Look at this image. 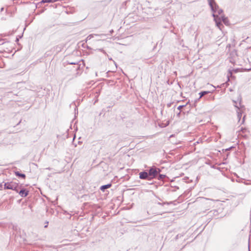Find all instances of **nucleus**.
Wrapping results in <instances>:
<instances>
[{
  "label": "nucleus",
  "mask_w": 251,
  "mask_h": 251,
  "mask_svg": "<svg viewBox=\"0 0 251 251\" xmlns=\"http://www.w3.org/2000/svg\"><path fill=\"white\" fill-rule=\"evenodd\" d=\"M111 186H112L111 183H108L107 184L104 185L100 186V189L103 192H104L106 189L110 188L111 187Z\"/></svg>",
  "instance_id": "11"
},
{
  "label": "nucleus",
  "mask_w": 251,
  "mask_h": 251,
  "mask_svg": "<svg viewBox=\"0 0 251 251\" xmlns=\"http://www.w3.org/2000/svg\"><path fill=\"white\" fill-rule=\"evenodd\" d=\"M212 16L214 18V21L216 24V25L220 28L221 25H222V24L221 23V19L220 17L216 15L215 14L213 13L212 14Z\"/></svg>",
  "instance_id": "9"
},
{
  "label": "nucleus",
  "mask_w": 251,
  "mask_h": 251,
  "mask_svg": "<svg viewBox=\"0 0 251 251\" xmlns=\"http://www.w3.org/2000/svg\"><path fill=\"white\" fill-rule=\"evenodd\" d=\"M166 176V175L160 174L159 173L156 177L158 180H163Z\"/></svg>",
  "instance_id": "15"
},
{
  "label": "nucleus",
  "mask_w": 251,
  "mask_h": 251,
  "mask_svg": "<svg viewBox=\"0 0 251 251\" xmlns=\"http://www.w3.org/2000/svg\"><path fill=\"white\" fill-rule=\"evenodd\" d=\"M98 209H99V212L101 209H100V207H98Z\"/></svg>",
  "instance_id": "30"
},
{
  "label": "nucleus",
  "mask_w": 251,
  "mask_h": 251,
  "mask_svg": "<svg viewBox=\"0 0 251 251\" xmlns=\"http://www.w3.org/2000/svg\"><path fill=\"white\" fill-rule=\"evenodd\" d=\"M28 193H29L28 190H27L25 188H22L20 190L18 194L22 197H26L28 195Z\"/></svg>",
  "instance_id": "10"
},
{
  "label": "nucleus",
  "mask_w": 251,
  "mask_h": 251,
  "mask_svg": "<svg viewBox=\"0 0 251 251\" xmlns=\"http://www.w3.org/2000/svg\"><path fill=\"white\" fill-rule=\"evenodd\" d=\"M15 174L16 176L18 177L19 178H22L23 179L25 178V175L24 174L21 173L18 171L15 172Z\"/></svg>",
  "instance_id": "12"
},
{
  "label": "nucleus",
  "mask_w": 251,
  "mask_h": 251,
  "mask_svg": "<svg viewBox=\"0 0 251 251\" xmlns=\"http://www.w3.org/2000/svg\"><path fill=\"white\" fill-rule=\"evenodd\" d=\"M95 211H96V207L95 206Z\"/></svg>",
  "instance_id": "36"
},
{
  "label": "nucleus",
  "mask_w": 251,
  "mask_h": 251,
  "mask_svg": "<svg viewBox=\"0 0 251 251\" xmlns=\"http://www.w3.org/2000/svg\"><path fill=\"white\" fill-rule=\"evenodd\" d=\"M221 18H222V20L223 21V22L225 23V24H226L227 21V19L226 17H225L224 16H222L221 17Z\"/></svg>",
  "instance_id": "18"
},
{
  "label": "nucleus",
  "mask_w": 251,
  "mask_h": 251,
  "mask_svg": "<svg viewBox=\"0 0 251 251\" xmlns=\"http://www.w3.org/2000/svg\"><path fill=\"white\" fill-rule=\"evenodd\" d=\"M113 31V30H112L111 31H110V32H112Z\"/></svg>",
  "instance_id": "37"
},
{
  "label": "nucleus",
  "mask_w": 251,
  "mask_h": 251,
  "mask_svg": "<svg viewBox=\"0 0 251 251\" xmlns=\"http://www.w3.org/2000/svg\"><path fill=\"white\" fill-rule=\"evenodd\" d=\"M161 169L154 166L151 167L149 170V174L151 179L156 178L158 175L160 173Z\"/></svg>",
  "instance_id": "2"
},
{
  "label": "nucleus",
  "mask_w": 251,
  "mask_h": 251,
  "mask_svg": "<svg viewBox=\"0 0 251 251\" xmlns=\"http://www.w3.org/2000/svg\"><path fill=\"white\" fill-rule=\"evenodd\" d=\"M179 237V235H177L176 236V238L177 239Z\"/></svg>",
  "instance_id": "28"
},
{
  "label": "nucleus",
  "mask_w": 251,
  "mask_h": 251,
  "mask_svg": "<svg viewBox=\"0 0 251 251\" xmlns=\"http://www.w3.org/2000/svg\"><path fill=\"white\" fill-rule=\"evenodd\" d=\"M15 188H12V190L16 191L17 193H19V192L20 191V188H21V186H20L18 183H17L16 184V186H14Z\"/></svg>",
  "instance_id": "14"
},
{
  "label": "nucleus",
  "mask_w": 251,
  "mask_h": 251,
  "mask_svg": "<svg viewBox=\"0 0 251 251\" xmlns=\"http://www.w3.org/2000/svg\"><path fill=\"white\" fill-rule=\"evenodd\" d=\"M17 183L14 182L12 181L5 183L4 185V189L12 190V188H15L14 186H16V184Z\"/></svg>",
  "instance_id": "8"
},
{
  "label": "nucleus",
  "mask_w": 251,
  "mask_h": 251,
  "mask_svg": "<svg viewBox=\"0 0 251 251\" xmlns=\"http://www.w3.org/2000/svg\"><path fill=\"white\" fill-rule=\"evenodd\" d=\"M3 132V131H0V135Z\"/></svg>",
  "instance_id": "32"
},
{
  "label": "nucleus",
  "mask_w": 251,
  "mask_h": 251,
  "mask_svg": "<svg viewBox=\"0 0 251 251\" xmlns=\"http://www.w3.org/2000/svg\"><path fill=\"white\" fill-rule=\"evenodd\" d=\"M3 8H2L1 9V10L2 11V10H3Z\"/></svg>",
  "instance_id": "35"
},
{
  "label": "nucleus",
  "mask_w": 251,
  "mask_h": 251,
  "mask_svg": "<svg viewBox=\"0 0 251 251\" xmlns=\"http://www.w3.org/2000/svg\"><path fill=\"white\" fill-rule=\"evenodd\" d=\"M3 39H0V45L4 44V42H3Z\"/></svg>",
  "instance_id": "24"
},
{
  "label": "nucleus",
  "mask_w": 251,
  "mask_h": 251,
  "mask_svg": "<svg viewBox=\"0 0 251 251\" xmlns=\"http://www.w3.org/2000/svg\"><path fill=\"white\" fill-rule=\"evenodd\" d=\"M95 41H97V42H99L101 40V42L103 44H105L106 42L105 41L106 35L102 34H96L95 35Z\"/></svg>",
  "instance_id": "6"
},
{
  "label": "nucleus",
  "mask_w": 251,
  "mask_h": 251,
  "mask_svg": "<svg viewBox=\"0 0 251 251\" xmlns=\"http://www.w3.org/2000/svg\"><path fill=\"white\" fill-rule=\"evenodd\" d=\"M97 50H100L101 51H102L104 53H105V51L102 49H97Z\"/></svg>",
  "instance_id": "23"
},
{
  "label": "nucleus",
  "mask_w": 251,
  "mask_h": 251,
  "mask_svg": "<svg viewBox=\"0 0 251 251\" xmlns=\"http://www.w3.org/2000/svg\"><path fill=\"white\" fill-rule=\"evenodd\" d=\"M209 5L211 8L213 14L214 13L216 15L217 9L219 8V6L216 4L214 0H208Z\"/></svg>",
  "instance_id": "4"
},
{
  "label": "nucleus",
  "mask_w": 251,
  "mask_h": 251,
  "mask_svg": "<svg viewBox=\"0 0 251 251\" xmlns=\"http://www.w3.org/2000/svg\"><path fill=\"white\" fill-rule=\"evenodd\" d=\"M184 107V105H179L178 107H177V109L178 110H181V109Z\"/></svg>",
  "instance_id": "21"
},
{
  "label": "nucleus",
  "mask_w": 251,
  "mask_h": 251,
  "mask_svg": "<svg viewBox=\"0 0 251 251\" xmlns=\"http://www.w3.org/2000/svg\"><path fill=\"white\" fill-rule=\"evenodd\" d=\"M139 178L141 179H147L148 180H151V179L149 176V172H147L146 171L141 172L139 174Z\"/></svg>",
  "instance_id": "7"
},
{
  "label": "nucleus",
  "mask_w": 251,
  "mask_h": 251,
  "mask_svg": "<svg viewBox=\"0 0 251 251\" xmlns=\"http://www.w3.org/2000/svg\"><path fill=\"white\" fill-rule=\"evenodd\" d=\"M94 217V215H92V218H93Z\"/></svg>",
  "instance_id": "34"
},
{
  "label": "nucleus",
  "mask_w": 251,
  "mask_h": 251,
  "mask_svg": "<svg viewBox=\"0 0 251 251\" xmlns=\"http://www.w3.org/2000/svg\"><path fill=\"white\" fill-rule=\"evenodd\" d=\"M57 1H58V0H42L40 2H39L38 3V4L39 5L40 4L44 3H46V2L53 3V2H56Z\"/></svg>",
  "instance_id": "13"
},
{
  "label": "nucleus",
  "mask_w": 251,
  "mask_h": 251,
  "mask_svg": "<svg viewBox=\"0 0 251 251\" xmlns=\"http://www.w3.org/2000/svg\"><path fill=\"white\" fill-rule=\"evenodd\" d=\"M245 130H246V129L245 128L242 127L240 129V131H242L243 133H244Z\"/></svg>",
  "instance_id": "20"
},
{
  "label": "nucleus",
  "mask_w": 251,
  "mask_h": 251,
  "mask_svg": "<svg viewBox=\"0 0 251 251\" xmlns=\"http://www.w3.org/2000/svg\"><path fill=\"white\" fill-rule=\"evenodd\" d=\"M21 37H22V36H19V37H17V38L16 39V42H18L19 41V38H21Z\"/></svg>",
  "instance_id": "22"
},
{
  "label": "nucleus",
  "mask_w": 251,
  "mask_h": 251,
  "mask_svg": "<svg viewBox=\"0 0 251 251\" xmlns=\"http://www.w3.org/2000/svg\"><path fill=\"white\" fill-rule=\"evenodd\" d=\"M2 183H0V188H2Z\"/></svg>",
  "instance_id": "27"
},
{
  "label": "nucleus",
  "mask_w": 251,
  "mask_h": 251,
  "mask_svg": "<svg viewBox=\"0 0 251 251\" xmlns=\"http://www.w3.org/2000/svg\"><path fill=\"white\" fill-rule=\"evenodd\" d=\"M245 116H244L243 118V121H242V123H243L244 122V121H245Z\"/></svg>",
  "instance_id": "25"
},
{
  "label": "nucleus",
  "mask_w": 251,
  "mask_h": 251,
  "mask_svg": "<svg viewBox=\"0 0 251 251\" xmlns=\"http://www.w3.org/2000/svg\"><path fill=\"white\" fill-rule=\"evenodd\" d=\"M69 60H71L72 62H75V61H76V60H75V61L72 60L71 59H69Z\"/></svg>",
  "instance_id": "29"
},
{
  "label": "nucleus",
  "mask_w": 251,
  "mask_h": 251,
  "mask_svg": "<svg viewBox=\"0 0 251 251\" xmlns=\"http://www.w3.org/2000/svg\"><path fill=\"white\" fill-rule=\"evenodd\" d=\"M172 202H164L163 203H161L160 202H158V204H160V205H164V204H170V203H172Z\"/></svg>",
  "instance_id": "19"
},
{
  "label": "nucleus",
  "mask_w": 251,
  "mask_h": 251,
  "mask_svg": "<svg viewBox=\"0 0 251 251\" xmlns=\"http://www.w3.org/2000/svg\"><path fill=\"white\" fill-rule=\"evenodd\" d=\"M47 224H46V225H48V224L49 223L48 222H47L46 223Z\"/></svg>",
  "instance_id": "33"
},
{
  "label": "nucleus",
  "mask_w": 251,
  "mask_h": 251,
  "mask_svg": "<svg viewBox=\"0 0 251 251\" xmlns=\"http://www.w3.org/2000/svg\"><path fill=\"white\" fill-rule=\"evenodd\" d=\"M80 60L77 59L75 62H72L71 60H67L64 64L66 65H73L74 66L73 67V69L72 71H76L80 69Z\"/></svg>",
  "instance_id": "3"
},
{
  "label": "nucleus",
  "mask_w": 251,
  "mask_h": 251,
  "mask_svg": "<svg viewBox=\"0 0 251 251\" xmlns=\"http://www.w3.org/2000/svg\"><path fill=\"white\" fill-rule=\"evenodd\" d=\"M93 34L89 35L86 39V43H83L82 44V46L84 48H86L87 49L89 50H92L93 48L90 46V45L91 44V39L93 38Z\"/></svg>",
  "instance_id": "5"
},
{
  "label": "nucleus",
  "mask_w": 251,
  "mask_h": 251,
  "mask_svg": "<svg viewBox=\"0 0 251 251\" xmlns=\"http://www.w3.org/2000/svg\"><path fill=\"white\" fill-rule=\"evenodd\" d=\"M209 93H210L209 91H201V92L199 93V95H200L199 99L201 98L202 97H203L205 95L207 94H208Z\"/></svg>",
  "instance_id": "16"
},
{
  "label": "nucleus",
  "mask_w": 251,
  "mask_h": 251,
  "mask_svg": "<svg viewBox=\"0 0 251 251\" xmlns=\"http://www.w3.org/2000/svg\"><path fill=\"white\" fill-rule=\"evenodd\" d=\"M22 122V120H21L17 124V126L19 125Z\"/></svg>",
  "instance_id": "26"
},
{
  "label": "nucleus",
  "mask_w": 251,
  "mask_h": 251,
  "mask_svg": "<svg viewBox=\"0 0 251 251\" xmlns=\"http://www.w3.org/2000/svg\"><path fill=\"white\" fill-rule=\"evenodd\" d=\"M223 12V10L219 7V8L217 10L216 15H220Z\"/></svg>",
  "instance_id": "17"
},
{
  "label": "nucleus",
  "mask_w": 251,
  "mask_h": 251,
  "mask_svg": "<svg viewBox=\"0 0 251 251\" xmlns=\"http://www.w3.org/2000/svg\"><path fill=\"white\" fill-rule=\"evenodd\" d=\"M48 227V225H46V226H44V227H45V228H46V227Z\"/></svg>",
  "instance_id": "31"
},
{
  "label": "nucleus",
  "mask_w": 251,
  "mask_h": 251,
  "mask_svg": "<svg viewBox=\"0 0 251 251\" xmlns=\"http://www.w3.org/2000/svg\"><path fill=\"white\" fill-rule=\"evenodd\" d=\"M237 101H239V105H237V101L233 100V102L234 103V106L237 109L236 112L237 114V118L239 120V121L240 120L242 116V111L240 110V109H242L244 107V105H242L241 104V101H242V98L241 96L240 95L239 97L238 98Z\"/></svg>",
  "instance_id": "1"
}]
</instances>
